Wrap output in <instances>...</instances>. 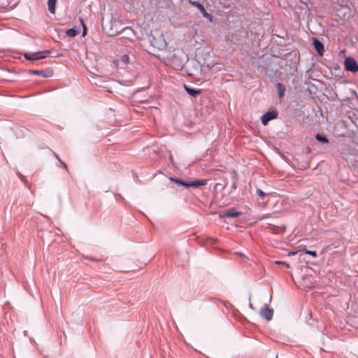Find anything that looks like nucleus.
I'll use <instances>...</instances> for the list:
<instances>
[{
	"instance_id": "16",
	"label": "nucleus",
	"mask_w": 358,
	"mask_h": 358,
	"mask_svg": "<svg viewBox=\"0 0 358 358\" xmlns=\"http://www.w3.org/2000/svg\"><path fill=\"white\" fill-rule=\"evenodd\" d=\"M122 31L126 34L127 36L129 38H131L134 35V33L132 29H131L129 27H125V28L122 29Z\"/></svg>"
},
{
	"instance_id": "13",
	"label": "nucleus",
	"mask_w": 358,
	"mask_h": 358,
	"mask_svg": "<svg viewBox=\"0 0 358 358\" xmlns=\"http://www.w3.org/2000/svg\"><path fill=\"white\" fill-rule=\"evenodd\" d=\"M56 2H57V0H48V10L52 14L55 13Z\"/></svg>"
},
{
	"instance_id": "15",
	"label": "nucleus",
	"mask_w": 358,
	"mask_h": 358,
	"mask_svg": "<svg viewBox=\"0 0 358 358\" xmlns=\"http://www.w3.org/2000/svg\"><path fill=\"white\" fill-rule=\"evenodd\" d=\"M66 34L68 36L74 37L78 34V31L75 28H71L66 31Z\"/></svg>"
},
{
	"instance_id": "31",
	"label": "nucleus",
	"mask_w": 358,
	"mask_h": 358,
	"mask_svg": "<svg viewBox=\"0 0 358 358\" xmlns=\"http://www.w3.org/2000/svg\"><path fill=\"white\" fill-rule=\"evenodd\" d=\"M250 307L252 309H253V308H253V306H252V304L251 303H250Z\"/></svg>"
},
{
	"instance_id": "3",
	"label": "nucleus",
	"mask_w": 358,
	"mask_h": 358,
	"mask_svg": "<svg viewBox=\"0 0 358 358\" xmlns=\"http://www.w3.org/2000/svg\"><path fill=\"white\" fill-rule=\"evenodd\" d=\"M278 115V113L275 110L267 111L261 117L262 124L266 125L269 121L275 119Z\"/></svg>"
},
{
	"instance_id": "26",
	"label": "nucleus",
	"mask_w": 358,
	"mask_h": 358,
	"mask_svg": "<svg viewBox=\"0 0 358 358\" xmlns=\"http://www.w3.org/2000/svg\"><path fill=\"white\" fill-rule=\"evenodd\" d=\"M117 33H119V31H118L117 30H116V29H115V30H114V29H113V28H111L110 34H111L112 35L115 34H117Z\"/></svg>"
},
{
	"instance_id": "6",
	"label": "nucleus",
	"mask_w": 358,
	"mask_h": 358,
	"mask_svg": "<svg viewBox=\"0 0 358 358\" xmlns=\"http://www.w3.org/2000/svg\"><path fill=\"white\" fill-rule=\"evenodd\" d=\"M24 57L27 60H38L45 58V55H42V52H25Z\"/></svg>"
},
{
	"instance_id": "7",
	"label": "nucleus",
	"mask_w": 358,
	"mask_h": 358,
	"mask_svg": "<svg viewBox=\"0 0 358 358\" xmlns=\"http://www.w3.org/2000/svg\"><path fill=\"white\" fill-rule=\"evenodd\" d=\"M241 214V211L234 210L232 209H229L224 213L220 214V217L221 218H233L239 216Z\"/></svg>"
},
{
	"instance_id": "21",
	"label": "nucleus",
	"mask_w": 358,
	"mask_h": 358,
	"mask_svg": "<svg viewBox=\"0 0 358 358\" xmlns=\"http://www.w3.org/2000/svg\"><path fill=\"white\" fill-rule=\"evenodd\" d=\"M257 194L259 196H264L266 195L265 192L259 188L257 189Z\"/></svg>"
},
{
	"instance_id": "1",
	"label": "nucleus",
	"mask_w": 358,
	"mask_h": 358,
	"mask_svg": "<svg viewBox=\"0 0 358 358\" xmlns=\"http://www.w3.org/2000/svg\"><path fill=\"white\" fill-rule=\"evenodd\" d=\"M169 64L176 70H181L187 61V55L180 50H176L167 58Z\"/></svg>"
},
{
	"instance_id": "9",
	"label": "nucleus",
	"mask_w": 358,
	"mask_h": 358,
	"mask_svg": "<svg viewBox=\"0 0 358 358\" xmlns=\"http://www.w3.org/2000/svg\"><path fill=\"white\" fill-rule=\"evenodd\" d=\"M313 45L317 53L320 55H322L324 52V45L322 44V43L320 42L319 40L315 38L313 41Z\"/></svg>"
},
{
	"instance_id": "14",
	"label": "nucleus",
	"mask_w": 358,
	"mask_h": 358,
	"mask_svg": "<svg viewBox=\"0 0 358 358\" xmlns=\"http://www.w3.org/2000/svg\"><path fill=\"white\" fill-rule=\"evenodd\" d=\"M206 184H207L206 180H195V181L190 182V187H198L200 186L206 185Z\"/></svg>"
},
{
	"instance_id": "32",
	"label": "nucleus",
	"mask_w": 358,
	"mask_h": 358,
	"mask_svg": "<svg viewBox=\"0 0 358 358\" xmlns=\"http://www.w3.org/2000/svg\"><path fill=\"white\" fill-rule=\"evenodd\" d=\"M44 52H46V53H50V50H45Z\"/></svg>"
},
{
	"instance_id": "22",
	"label": "nucleus",
	"mask_w": 358,
	"mask_h": 358,
	"mask_svg": "<svg viewBox=\"0 0 358 358\" xmlns=\"http://www.w3.org/2000/svg\"><path fill=\"white\" fill-rule=\"evenodd\" d=\"M81 23H82V25H83V36H85L86 33H87V27L85 25L83 20H81Z\"/></svg>"
},
{
	"instance_id": "29",
	"label": "nucleus",
	"mask_w": 358,
	"mask_h": 358,
	"mask_svg": "<svg viewBox=\"0 0 358 358\" xmlns=\"http://www.w3.org/2000/svg\"><path fill=\"white\" fill-rule=\"evenodd\" d=\"M118 22L116 20H114L112 22V26H115Z\"/></svg>"
},
{
	"instance_id": "27",
	"label": "nucleus",
	"mask_w": 358,
	"mask_h": 358,
	"mask_svg": "<svg viewBox=\"0 0 358 358\" xmlns=\"http://www.w3.org/2000/svg\"><path fill=\"white\" fill-rule=\"evenodd\" d=\"M231 188H232L233 189H236L237 188V183H236V181H234V182H233V184H232V185H231Z\"/></svg>"
},
{
	"instance_id": "4",
	"label": "nucleus",
	"mask_w": 358,
	"mask_h": 358,
	"mask_svg": "<svg viewBox=\"0 0 358 358\" xmlns=\"http://www.w3.org/2000/svg\"><path fill=\"white\" fill-rule=\"evenodd\" d=\"M260 315L267 321L271 320L273 315V310L269 308L267 304H265L260 310Z\"/></svg>"
},
{
	"instance_id": "23",
	"label": "nucleus",
	"mask_w": 358,
	"mask_h": 358,
	"mask_svg": "<svg viewBox=\"0 0 358 358\" xmlns=\"http://www.w3.org/2000/svg\"><path fill=\"white\" fill-rule=\"evenodd\" d=\"M17 176H19V178H20V180H21L22 181H23L24 183H26V180H25V178H24V176H23V175H22V174H21V173H20L19 171L17 173Z\"/></svg>"
},
{
	"instance_id": "18",
	"label": "nucleus",
	"mask_w": 358,
	"mask_h": 358,
	"mask_svg": "<svg viewBox=\"0 0 358 358\" xmlns=\"http://www.w3.org/2000/svg\"><path fill=\"white\" fill-rule=\"evenodd\" d=\"M170 180L179 185L183 184V181L179 178H170Z\"/></svg>"
},
{
	"instance_id": "33",
	"label": "nucleus",
	"mask_w": 358,
	"mask_h": 358,
	"mask_svg": "<svg viewBox=\"0 0 358 358\" xmlns=\"http://www.w3.org/2000/svg\"><path fill=\"white\" fill-rule=\"evenodd\" d=\"M277 358V357H276Z\"/></svg>"
},
{
	"instance_id": "28",
	"label": "nucleus",
	"mask_w": 358,
	"mask_h": 358,
	"mask_svg": "<svg viewBox=\"0 0 358 358\" xmlns=\"http://www.w3.org/2000/svg\"><path fill=\"white\" fill-rule=\"evenodd\" d=\"M276 263H277L278 264H280V265H286V266H288V264H287L286 262H285L279 261V262H276Z\"/></svg>"
},
{
	"instance_id": "17",
	"label": "nucleus",
	"mask_w": 358,
	"mask_h": 358,
	"mask_svg": "<svg viewBox=\"0 0 358 358\" xmlns=\"http://www.w3.org/2000/svg\"><path fill=\"white\" fill-rule=\"evenodd\" d=\"M315 138L318 141L322 142V143H328L329 142L327 138L324 135H322L320 134H316Z\"/></svg>"
},
{
	"instance_id": "2",
	"label": "nucleus",
	"mask_w": 358,
	"mask_h": 358,
	"mask_svg": "<svg viewBox=\"0 0 358 358\" xmlns=\"http://www.w3.org/2000/svg\"><path fill=\"white\" fill-rule=\"evenodd\" d=\"M345 69L352 73L358 72V64L356 60L351 57H346L344 61Z\"/></svg>"
},
{
	"instance_id": "19",
	"label": "nucleus",
	"mask_w": 358,
	"mask_h": 358,
	"mask_svg": "<svg viewBox=\"0 0 358 358\" xmlns=\"http://www.w3.org/2000/svg\"><path fill=\"white\" fill-rule=\"evenodd\" d=\"M121 61L124 63V64H127L129 62V56L127 55H123L122 57H121Z\"/></svg>"
},
{
	"instance_id": "12",
	"label": "nucleus",
	"mask_w": 358,
	"mask_h": 358,
	"mask_svg": "<svg viewBox=\"0 0 358 358\" xmlns=\"http://www.w3.org/2000/svg\"><path fill=\"white\" fill-rule=\"evenodd\" d=\"M349 151L350 152V155L355 156L356 158L355 160H358V144L353 143L350 145Z\"/></svg>"
},
{
	"instance_id": "30",
	"label": "nucleus",
	"mask_w": 358,
	"mask_h": 358,
	"mask_svg": "<svg viewBox=\"0 0 358 358\" xmlns=\"http://www.w3.org/2000/svg\"><path fill=\"white\" fill-rule=\"evenodd\" d=\"M55 157H56V158H57L58 160H59V159H60V158H59V155H57V154H55Z\"/></svg>"
},
{
	"instance_id": "20",
	"label": "nucleus",
	"mask_w": 358,
	"mask_h": 358,
	"mask_svg": "<svg viewBox=\"0 0 358 358\" xmlns=\"http://www.w3.org/2000/svg\"><path fill=\"white\" fill-rule=\"evenodd\" d=\"M305 252H306V254L311 255L314 257H316L317 256L316 251L306 250Z\"/></svg>"
},
{
	"instance_id": "5",
	"label": "nucleus",
	"mask_w": 358,
	"mask_h": 358,
	"mask_svg": "<svg viewBox=\"0 0 358 358\" xmlns=\"http://www.w3.org/2000/svg\"><path fill=\"white\" fill-rule=\"evenodd\" d=\"M190 3L196 8L200 10V12L202 13L203 16L206 18H207L210 22L213 21V17L211 14L207 13L205 10L204 6L200 3L198 1H190Z\"/></svg>"
},
{
	"instance_id": "8",
	"label": "nucleus",
	"mask_w": 358,
	"mask_h": 358,
	"mask_svg": "<svg viewBox=\"0 0 358 358\" xmlns=\"http://www.w3.org/2000/svg\"><path fill=\"white\" fill-rule=\"evenodd\" d=\"M33 74L41 76L43 78H48L52 76V71L50 69L46 70H34L31 71Z\"/></svg>"
},
{
	"instance_id": "11",
	"label": "nucleus",
	"mask_w": 358,
	"mask_h": 358,
	"mask_svg": "<svg viewBox=\"0 0 358 358\" xmlns=\"http://www.w3.org/2000/svg\"><path fill=\"white\" fill-rule=\"evenodd\" d=\"M275 87L278 92L279 99H282L285 94V86L282 83H277Z\"/></svg>"
},
{
	"instance_id": "10",
	"label": "nucleus",
	"mask_w": 358,
	"mask_h": 358,
	"mask_svg": "<svg viewBox=\"0 0 358 358\" xmlns=\"http://www.w3.org/2000/svg\"><path fill=\"white\" fill-rule=\"evenodd\" d=\"M184 88L187 93L193 97H196V96L199 95L201 92V90H196L186 85H184Z\"/></svg>"
},
{
	"instance_id": "25",
	"label": "nucleus",
	"mask_w": 358,
	"mask_h": 358,
	"mask_svg": "<svg viewBox=\"0 0 358 358\" xmlns=\"http://www.w3.org/2000/svg\"><path fill=\"white\" fill-rule=\"evenodd\" d=\"M182 185L185 187H190V182L183 181V184H182Z\"/></svg>"
},
{
	"instance_id": "24",
	"label": "nucleus",
	"mask_w": 358,
	"mask_h": 358,
	"mask_svg": "<svg viewBox=\"0 0 358 358\" xmlns=\"http://www.w3.org/2000/svg\"><path fill=\"white\" fill-rule=\"evenodd\" d=\"M59 162L62 164L66 170H68L67 165L61 159H59Z\"/></svg>"
}]
</instances>
